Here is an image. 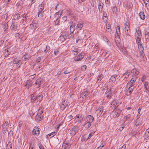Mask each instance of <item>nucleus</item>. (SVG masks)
<instances>
[{
  "mask_svg": "<svg viewBox=\"0 0 149 149\" xmlns=\"http://www.w3.org/2000/svg\"><path fill=\"white\" fill-rule=\"evenodd\" d=\"M8 121L6 120L4 121L2 127V132L3 134H5L6 131H8Z\"/></svg>",
  "mask_w": 149,
  "mask_h": 149,
  "instance_id": "obj_1",
  "label": "nucleus"
},
{
  "mask_svg": "<svg viewBox=\"0 0 149 149\" xmlns=\"http://www.w3.org/2000/svg\"><path fill=\"white\" fill-rule=\"evenodd\" d=\"M121 111L119 109H114L111 113L113 116L115 118L118 117L121 113Z\"/></svg>",
  "mask_w": 149,
  "mask_h": 149,
  "instance_id": "obj_2",
  "label": "nucleus"
},
{
  "mask_svg": "<svg viewBox=\"0 0 149 149\" xmlns=\"http://www.w3.org/2000/svg\"><path fill=\"white\" fill-rule=\"evenodd\" d=\"M137 78V77L136 76H132V78L127 83V86L128 85L132 87V86H134V85Z\"/></svg>",
  "mask_w": 149,
  "mask_h": 149,
  "instance_id": "obj_3",
  "label": "nucleus"
},
{
  "mask_svg": "<svg viewBox=\"0 0 149 149\" xmlns=\"http://www.w3.org/2000/svg\"><path fill=\"white\" fill-rule=\"evenodd\" d=\"M13 63L15 64H18V68L21 67V66L22 63L21 61L17 58H14Z\"/></svg>",
  "mask_w": 149,
  "mask_h": 149,
  "instance_id": "obj_4",
  "label": "nucleus"
},
{
  "mask_svg": "<svg viewBox=\"0 0 149 149\" xmlns=\"http://www.w3.org/2000/svg\"><path fill=\"white\" fill-rule=\"evenodd\" d=\"M145 40L147 42L149 41V29L146 28L144 30Z\"/></svg>",
  "mask_w": 149,
  "mask_h": 149,
  "instance_id": "obj_5",
  "label": "nucleus"
},
{
  "mask_svg": "<svg viewBox=\"0 0 149 149\" xmlns=\"http://www.w3.org/2000/svg\"><path fill=\"white\" fill-rule=\"evenodd\" d=\"M68 105V102L64 100L60 106V109L62 110H63Z\"/></svg>",
  "mask_w": 149,
  "mask_h": 149,
  "instance_id": "obj_6",
  "label": "nucleus"
},
{
  "mask_svg": "<svg viewBox=\"0 0 149 149\" xmlns=\"http://www.w3.org/2000/svg\"><path fill=\"white\" fill-rule=\"evenodd\" d=\"M31 56L30 54H25L22 58V59L24 61H26L31 58Z\"/></svg>",
  "mask_w": 149,
  "mask_h": 149,
  "instance_id": "obj_7",
  "label": "nucleus"
},
{
  "mask_svg": "<svg viewBox=\"0 0 149 149\" xmlns=\"http://www.w3.org/2000/svg\"><path fill=\"white\" fill-rule=\"evenodd\" d=\"M38 27V24L37 23L32 22V24L30 25V28L31 29L35 30Z\"/></svg>",
  "mask_w": 149,
  "mask_h": 149,
  "instance_id": "obj_8",
  "label": "nucleus"
},
{
  "mask_svg": "<svg viewBox=\"0 0 149 149\" xmlns=\"http://www.w3.org/2000/svg\"><path fill=\"white\" fill-rule=\"evenodd\" d=\"M32 133L33 135L35 134L37 136H38L40 133V130L38 128L35 127L32 131Z\"/></svg>",
  "mask_w": 149,
  "mask_h": 149,
  "instance_id": "obj_9",
  "label": "nucleus"
},
{
  "mask_svg": "<svg viewBox=\"0 0 149 149\" xmlns=\"http://www.w3.org/2000/svg\"><path fill=\"white\" fill-rule=\"evenodd\" d=\"M32 81L30 79L27 80L26 81V84L25 86H26V87L28 89H29L32 86L33 84Z\"/></svg>",
  "mask_w": 149,
  "mask_h": 149,
  "instance_id": "obj_10",
  "label": "nucleus"
},
{
  "mask_svg": "<svg viewBox=\"0 0 149 149\" xmlns=\"http://www.w3.org/2000/svg\"><path fill=\"white\" fill-rule=\"evenodd\" d=\"M18 27L17 24L15 22L13 23L10 26L11 29L13 30L17 29Z\"/></svg>",
  "mask_w": 149,
  "mask_h": 149,
  "instance_id": "obj_11",
  "label": "nucleus"
},
{
  "mask_svg": "<svg viewBox=\"0 0 149 149\" xmlns=\"http://www.w3.org/2000/svg\"><path fill=\"white\" fill-rule=\"evenodd\" d=\"M11 49H5L4 50V56L6 57L11 54Z\"/></svg>",
  "mask_w": 149,
  "mask_h": 149,
  "instance_id": "obj_12",
  "label": "nucleus"
},
{
  "mask_svg": "<svg viewBox=\"0 0 149 149\" xmlns=\"http://www.w3.org/2000/svg\"><path fill=\"white\" fill-rule=\"evenodd\" d=\"M44 49H42V52H43L45 53H47V52H49L50 49V47L49 46L44 45L43 46Z\"/></svg>",
  "mask_w": 149,
  "mask_h": 149,
  "instance_id": "obj_13",
  "label": "nucleus"
},
{
  "mask_svg": "<svg viewBox=\"0 0 149 149\" xmlns=\"http://www.w3.org/2000/svg\"><path fill=\"white\" fill-rule=\"evenodd\" d=\"M89 95L87 91H84L80 95V97H82L83 99H85Z\"/></svg>",
  "mask_w": 149,
  "mask_h": 149,
  "instance_id": "obj_14",
  "label": "nucleus"
},
{
  "mask_svg": "<svg viewBox=\"0 0 149 149\" xmlns=\"http://www.w3.org/2000/svg\"><path fill=\"white\" fill-rule=\"evenodd\" d=\"M94 119V117L91 115H88L86 118L87 121L91 123L93 121Z\"/></svg>",
  "mask_w": 149,
  "mask_h": 149,
  "instance_id": "obj_15",
  "label": "nucleus"
},
{
  "mask_svg": "<svg viewBox=\"0 0 149 149\" xmlns=\"http://www.w3.org/2000/svg\"><path fill=\"white\" fill-rule=\"evenodd\" d=\"M131 72L132 74V76H135L136 77L138 74L139 73V71L136 69H132L131 71Z\"/></svg>",
  "mask_w": 149,
  "mask_h": 149,
  "instance_id": "obj_16",
  "label": "nucleus"
},
{
  "mask_svg": "<svg viewBox=\"0 0 149 149\" xmlns=\"http://www.w3.org/2000/svg\"><path fill=\"white\" fill-rule=\"evenodd\" d=\"M83 57L84 55H81V54H79L77 58H74V60L76 61H81L83 58Z\"/></svg>",
  "mask_w": 149,
  "mask_h": 149,
  "instance_id": "obj_17",
  "label": "nucleus"
},
{
  "mask_svg": "<svg viewBox=\"0 0 149 149\" xmlns=\"http://www.w3.org/2000/svg\"><path fill=\"white\" fill-rule=\"evenodd\" d=\"M83 24L81 23H78L75 27V28L77 30H80L82 28L83 26Z\"/></svg>",
  "mask_w": 149,
  "mask_h": 149,
  "instance_id": "obj_18",
  "label": "nucleus"
},
{
  "mask_svg": "<svg viewBox=\"0 0 149 149\" xmlns=\"http://www.w3.org/2000/svg\"><path fill=\"white\" fill-rule=\"evenodd\" d=\"M44 11L42 10H39L38 12V16L42 17L43 16Z\"/></svg>",
  "mask_w": 149,
  "mask_h": 149,
  "instance_id": "obj_19",
  "label": "nucleus"
},
{
  "mask_svg": "<svg viewBox=\"0 0 149 149\" xmlns=\"http://www.w3.org/2000/svg\"><path fill=\"white\" fill-rule=\"evenodd\" d=\"M8 23H5L4 24L2 25V28L3 29L4 31H6L8 27Z\"/></svg>",
  "mask_w": 149,
  "mask_h": 149,
  "instance_id": "obj_20",
  "label": "nucleus"
},
{
  "mask_svg": "<svg viewBox=\"0 0 149 149\" xmlns=\"http://www.w3.org/2000/svg\"><path fill=\"white\" fill-rule=\"evenodd\" d=\"M112 105L113 107H114V109H117V108L118 107V103L115 101H113L111 104Z\"/></svg>",
  "mask_w": 149,
  "mask_h": 149,
  "instance_id": "obj_21",
  "label": "nucleus"
},
{
  "mask_svg": "<svg viewBox=\"0 0 149 149\" xmlns=\"http://www.w3.org/2000/svg\"><path fill=\"white\" fill-rule=\"evenodd\" d=\"M103 5V3H101V2H99L98 9L99 12L100 13H101L102 12V10Z\"/></svg>",
  "mask_w": 149,
  "mask_h": 149,
  "instance_id": "obj_22",
  "label": "nucleus"
},
{
  "mask_svg": "<svg viewBox=\"0 0 149 149\" xmlns=\"http://www.w3.org/2000/svg\"><path fill=\"white\" fill-rule=\"evenodd\" d=\"M139 16L140 18L144 20L145 18V15L144 13L143 12H141L139 13Z\"/></svg>",
  "mask_w": 149,
  "mask_h": 149,
  "instance_id": "obj_23",
  "label": "nucleus"
},
{
  "mask_svg": "<svg viewBox=\"0 0 149 149\" xmlns=\"http://www.w3.org/2000/svg\"><path fill=\"white\" fill-rule=\"evenodd\" d=\"M42 81V79L40 78L36 80V83L38 84V88H39L41 84H42L41 82Z\"/></svg>",
  "mask_w": 149,
  "mask_h": 149,
  "instance_id": "obj_24",
  "label": "nucleus"
},
{
  "mask_svg": "<svg viewBox=\"0 0 149 149\" xmlns=\"http://www.w3.org/2000/svg\"><path fill=\"white\" fill-rule=\"evenodd\" d=\"M125 32L126 35L127 36H130V28H128V29L125 28Z\"/></svg>",
  "mask_w": 149,
  "mask_h": 149,
  "instance_id": "obj_25",
  "label": "nucleus"
},
{
  "mask_svg": "<svg viewBox=\"0 0 149 149\" xmlns=\"http://www.w3.org/2000/svg\"><path fill=\"white\" fill-rule=\"evenodd\" d=\"M42 115H40L38 114H37L36 116V118L35 120L37 121H40L42 119Z\"/></svg>",
  "mask_w": 149,
  "mask_h": 149,
  "instance_id": "obj_26",
  "label": "nucleus"
},
{
  "mask_svg": "<svg viewBox=\"0 0 149 149\" xmlns=\"http://www.w3.org/2000/svg\"><path fill=\"white\" fill-rule=\"evenodd\" d=\"M112 95V93L111 92V90L110 89H109V91L107 92L106 93V96L107 98H109L111 97Z\"/></svg>",
  "mask_w": 149,
  "mask_h": 149,
  "instance_id": "obj_27",
  "label": "nucleus"
},
{
  "mask_svg": "<svg viewBox=\"0 0 149 149\" xmlns=\"http://www.w3.org/2000/svg\"><path fill=\"white\" fill-rule=\"evenodd\" d=\"M104 109V107H103L101 105L100 106L98 109L97 110V111L98 112V111H99V113H100V114H101L102 113V112L103 111Z\"/></svg>",
  "mask_w": 149,
  "mask_h": 149,
  "instance_id": "obj_28",
  "label": "nucleus"
},
{
  "mask_svg": "<svg viewBox=\"0 0 149 149\" xmlns=\"http://www.w3.org/2000/svg\"><path fill=\"white\" fill-rule=\"evenodd\" d=\"M43 109L44 108L42 107H40L38 110L37 114L40 115H41V114L43 112Z\"/></svg>",
  "mask_w": 149,
  "mask_h": 149,
  "instance_id": "obj_29",
  "label": "nucleus"
},
{
  "mask_svg": "<svg viewBox=\"0 0 149 149\" xmlns=\"http://www.w3.org/2000/svg\"><path fill=\"white\" fill-rule=\"evenodd\" d=\"M141 36H136V42L138 44H139L141 43Z\"/></svg>",
  "mask_w": 149,
  "mask_h": 149,
  "instance_id": "obj_30",
  "label": "nucleus"
},
{
  "mask_svg": "<svg viewBox=\"0 0 149 149\" xmlns=\"http://www.w3.org/2000/svg\"><path fill=\"white\" fill-rule=\"evenodd\" d=\"M31 100L32 102H34L37 100V96L35 95L34 94H32L31 95Z\"/></svg>",
  "mask_w": 149,
  "mask_h": 149,
  "instance_id": "obj_31",
  "label": "nucleus"
},
{
  "mask_svg": "<svg viewBox=\"0 0 149 149\" xmlns=\"http://www.w3.org/2000/svg\"><path fill=\"white\" fill-rule=\"evenodd\" d=\"M116 34L115 35H118L120 34V27L118 26H117L116 27Z\"/></svg>",
  "mask_w": 149,
  "mask_h": 149,
  "instance_id": "obj_32",
  "label": "nucleus"
},
{
  "mask_svg": "<svg viewBox=\"0 0 149 149\" xmlns=\"http://www.w3.org/2000/svg\"><path fill=\"white\" fill-rule=\"evenodd\" d=\"M75 27V25L74 24H72L70 27V33H73V32L74 30V28Z\"/></svg>",
  "mask_w": 149,
  "mask_h": 149,
  "instance_id": "obj_33",
  "label": "nucleus"
},
{
  "mask_svg": "<svg viewBox=\"0 0 149 149\" xmlns=\"http://www.w3.org/2000/svg\"><path fill=\"white\" fill-rule=\"evenodd\" d=\"M117 76L116 74H114L111 76L110 79L113 82H114L116 81Z\"/></svg>",
  "mask_w": 149,
  "mask_h": 149,
  "instance_id": "obj_34",
  "label": "nucleus"
},
{
  "mask_svg": "<svg viewBox=\"0 0 149 149\" xmlns=\"http://www.w3.org/2000/svg\"><path fill=\"white\" fill-rule=\"evenodd\" d=\"M137 35L136 36H141V34L140 31V28L139 27L137 28L136 31Z\"/></svg>",
  "mask_w": 149,
  "mask_h": 149,
  "instance_id": "obj_35",
  "label": "nucleus"
},
{
  "mask_svg": "<svg viewBox=\"0 0 149 149\" xmlns=\"http://www.w3.org/2000/svg\"><path fill=\"white\" fill-rule=\"evenodd\" d=\"M44 4L43 2H42V3L40 4L38 6V8L39 9V10H42L44 9Z\"/></svg>",
  "mask_w": 149,
  "mask_h": 149,
  "instance_id": "obj_36",
  "label": "nucleus"
},
{
  "mask_svg": "<svg viewBox=\"0 0 149 149\" xmlns=\"http://www.w3.org/2000/svg\"><path fill=\"white\" fill-rule=\"evenodd\" d=\"M65 37L61 34L59 37L58 39L62 42H64L65 40Z\"/></svg>",
  "mask_w": 149,
  "mask_h": 149,
  "instance_id": "obj_37",
  "label": "nucleus"
},
{
  "mask_svg": "<svg viewBox=\"0 0 149 149\" xmlns=\"http://www.w3.org/2000/svg\"><path fill=\"white\" fill-rule=\"evenodd\" d=\"M20 17V14H19V13H18V14H17L16 15H15L14 16V19L15 20H18L19 19V17Z\"/></svg>",
  "mask_w": 149,
  "mask_h": 149,
  "instance_id": "obj_38",
  "label": "nucleus"
},
{
  "mask_svg": "<svg viewBox=\"0 0 149 149\" xmlns=\"http://www.w3.org/2000/svg\"><path fill=\"white\" fill-rule=\"evenodd\" d=\"M130 87H132V86H129V87L128 88V89L126 91V94L127 96L130 95L132 92V91H131V90H130Z\"/></svg>",
  "mask_w": 149,
  "mask_h": 149,
  "instance_id": "obj_39",
  "label": "nucleus"
},
{
  "mask_svg": "<svg viewBox=\"0 0 149 149\" xmlns=\"http://www.w3.org/2000/svg\"><path fill=\"white\" fill-rule=\"evenodd\" d=\"M76 129L75 128H72L70 131L71 132V134H72L73 135H74L76 133Z\"/></svg>",
  "mask_w": 149,
  "mask_h": 149,
  "instance_id": "obj_40",
  "label": "nucleus"
},
{
  "mask_svg": "<svg viewBox=\"0 0 149 149\" xmlns=\"http://www.w3.org/2000/svg\"><path fill=\"white\" fill-rule=\"evenodd\" d=\"M138 119L136 120L135 121V125L136 126L135 127H136L137 126L139 125H141V123L140 121H139L138 120Z\"/></svg>",
  "mask_w": 149,
  "mask_h": 149,
  "instance_id": "obj_41",
  "label": "nucleus"
},
{
  "mask_svg": "<svg viewBox=\"0 0 149 149\" xmlns=\"http://www.w3.org/2000/svg\"><path fill=\"white\" fill-rule=\"evenodd\" d=\"M43 98V96L42 95H40L38 96V97L37 96V100L38 102L39 101V102H40L42 100Z\"/></svg>",
  "mask_w": 149,
  "mask_h": 149,
  "instance_id": "obj_42",
  "label": "nucleus"
},
{
  "mask_svg": "<svg viewBox=\"0 0 149 149\" xmlns=\"http://www.w3.org/2000/svg\"><path fill=\"white\" fill-rule=\"evenodd\" d=\"M115 42L116 41H120L121 40L120 39L119 35H115Z\"/></svg>",
  "mask_w": 149,
  "mask_h": 149,
  "instance_id": "obj_43",
  "label": "nucleus"
},
{
  "mask_svg": "<svg viewBox=\"0 0 149 149\" xmlns=\"http://www.w3.org/2000/svg\"><path fill=\"white\" fill-rule=\"evenodd\" d=\"M21 17H23L25 19H22V20H23L24 21H26V19H27V18L28 17V16L26 14H24L22 15H21Z\"/></svg>",
  "mask_w": 149,
  "mask_h": 149,
  "instance_id": "obj_44",
  "label": "nucleus"
},
{
  "mask_svg": "<svg viewBox=\"0 0 149 149\" xmlns=\"http://www.w3.org/2000/svg\"><path fill=\"white\" fill-rule=\"evenodd\" d=\"M138 47L140 51L143 50V47L141 43L138 44Z\"/></svg>",
  "mask_w": 149,
  "mask_h": 149,
  "instance_id": "obj_45",
  "label": "nucleus"
},
{
  "mask_svg": "<svg viewBox=\"0 0 149 149\" xmlns=\"http://www.w3.org/2000/svg\"><path fill=\"white\" fill-rule=\"evenodd\" d=\"M103 78V75L101 74L100 75H99L97 78V82H98V81H99V82H100L101 79Z\"/></svg>",
  "mask_w": 149,
  "mask_h": 149,
  "instance_id": "obj_46",
  "label": "nucleus"
},
{
  "mask_svg": "<svg viewBox=\"0 0 149 149\" xmlns=\"http://www.w3.org/2000/svg\"><path fill=\"white\" fill-rule=\"evenodd\" d=\"M130 75V73L128 72L127 71L125 72L123 75V77L124 78H127Z\"/></svg>",
  "mask_w": 149,
  "mask_h": 149,
  "instance_id": "obj_47",
  "label": "nucleus"
},
{
  "mask_svg": "<svg viewBox=\"0 0 149 149\" xmlns=\"http://www.w3.org/2000/svg\"><path fill=\"white\" fill-rule=\"evenodd\" d=\"M84 125H86V128L87 129H88L91 125V123L87 122V123L85 124Z\"/></svg>",
  "mask_w": 149,
  "mask_h": 149,
  "instance_id": "obj_48",
  "label": "nucleus"
},
{
  "mask_svg": "<svg viewBox=\"0 0 149 149\" xmlns=\"http://www.w3.org/2000/svg\"><path fill=\"white\" fill-rule=\"evenodd\" d=\"M106 31L108 32H110L111 31V26L109 25L106 26Z\"/></svg>",
  "mask_w": 149,
  "mask_h": 149,
  "instance_id": "obj_49",
  "label": "nucleus"
},
{
  "mask_svg": "<svg viewBox=\"0 0 149 149\" xmlns=\"http://www.w3.org/2000/svg\"><path fill=\"white\" fill-rule=\"evenodd\" d=\"M56 134V132H52L51 133L47 135H48L49 136H51V137H53L54 136H55Z\"/></svg>",
  "mask_w": 149,
  "mask_h": 149,
  "instance_id": "obj_50",
  "label": "nucleus"
},
{
  "mask_svg": "<svg viewBox=\"0 0 149 149\" xmlns=\"http://www.w3.org/2000/svg\"><path fill=\"white\" fill-rule=\"evenodd\" d=\"M74 35L73 33H70L69 34L68 33V36L67 38L68 39H70L74 37Z\"/></svg>",
  "mask_w": 149,
  "mask_h": 149,
  "instance_id": "obj_51",
  "label": "nucleus"
},
{
  "mask_svg": "<svg viewBox=\"0 0 149 149\" xmlns=\"http://www.w3.org/2000/svg\"><path fill=\"white\" fill-rule=\"evenodd\" d=\"M112 11L113 14L116 13L117 12V8L116 6H114L113 7Z\"/></svg>",
  "mask_w": 149,
  "mask_h": 149,
  "instance_id": "obj_52",
  "label": "nucleus"
},
{
  "mask_svg": "<svg viewBox=\"0 0 149 149\" xmlns=\"http://www.w3.org/2000/svg\"><path fill=\"white\" fill-rule=\"evenodd\" d=\"M59 48L56 49L54 51V54L56 56L59 53Z\"/></svg>",
  "mask_w": 149,
  "mask_h": 149,
  "instance_id": "obj_53",
  "label": "nucleus"
},
{
  "mask_svg": "<svg viewBox=\"0 0 149 149\" xmlns=\"http://www.w3.org/2000/svg\"><path fill=\"white\" fill-rule=\"evenodd\" d=\"M61 34L63 36L65 37L66 38L67 37L68 35V33L66 31H64L62 32Z\"/></svg>",
  "mask_w": 149,
  "mask_h": 149,
  "instance_id": "obj_54",
  "label": "nucleus"
},
{
  "mask_svg": "<svg viewBox=\"0 0 149 149\" xmlns=\"http://www.w3.org/2000/svg\"><path fill=\"white\" fill-rule=\"evenodd\" d=\"M125 28H126L127 29H128V28H130V24L127 22H126L125 23Z\"/></svg>",
  "mask_w": 149,
  "mask_h": 149,
  "instance_id": "obj_55",
  "label": "nucleus"
},
{
  "mask_svg": "<svg viewBox=\"0 0 149 149\" xmlns=\"http://www.w3.org/2000/svg\"><path fill=\"white\" fill-rule=\"evenodd\" d=\"M8 17V14L6 13L3 15L2 16V18L4 19H6Z\"/></svg>",
  "mask_w": 149,
  "mask_h": 149,
  "instance_id": "obj_56",
  "label": "nucleus"
},
{
  "mask_svg": "<svg viewBox=\"0 0 149 149\" xmlns=\"http://www.w3.org/2000/svg\"><path fill=\"white\" fill-rule=\"evenodd\" d=\"M131 116V114H128L126 116L124 117V118L126 120H128V119H130Z\"/></svg>",
  "mask_w": 149,
  "mask_h": 149,
  "instance_id": "obj_57",
  "label": "nucleus"
},
{
  "mask_svg": "<svg viewBox=\"0 0 149 149\" xmlns=\"http://www.w3.org/2000/svg\"><path fill=\"white\" fill-rule=\"evenodd\" d=\"M120 41H116L115 42L117 46L119 48H120L121 47V45L120 43Z\"/></svg>",
  "mask_w": 149,
  "mask_h": 149,
  "instance_id": "obj_58",
  "label": "nucleus"
},
{
  "mask_svg": "<svg viewBox=\"0 0 149 149\" xmlns=\"http://www.w3.org/2000/svg\"><path fill=\"white\" fill-rule=\"evenodd\" d=\"M78 49L77 48H74L72 50V52H75V53H74V54L77 55L78 53Z\"/></svg>",
  "mask_w": 149,
  "mask_h": 149,
  "instance_id": "obj_59",
  "label": "nucleus"
},
{
  "mask_svg": "<svg viewBox=\"0 0 149 149\" xmlns=\"http://www.w3.org/2000/svg\"><path fill=\"white\" fill-rule=\"evenodd\" d=\"M87 66L86 65H84L82 66L81 67V69L82 71H85L86 68Z\"/></svg>",
  "mask_w": 149,
  "mask_h": 149,
  "instance_id": "obj_60",
  "label": "nucleus"
},
{
  "mask_svg": "<svg viewBox=\"0 0 149 149\" xmlns=\"http://www.w3.org/2000/svg\"><path fill=\"white\" fill-rule=\"evenodd\" d=\"M104 17H105V18H107V19H108L107 16V15L105 11H103V17H102L103 19H104Z\"/></svg>",
  "mask_w": 149,
  "mask_h": 149,
  "instance_id": "obj_61",
  "label": "nucleus"
},
{
  "mask_svg": "<svg viewBox=\"0 0 149 149\" xmlns=\"http://www.w3.org/2000/svg\"><path fill=\"white\" fill-rule=\"evenodd\" d=\"M66 145H67V146H66L64 148L66 149H69L70 147V144L69 143H66Z\"/></svg>",
  "mask_w": 149,
  "mask_h": 149,
  "instance_id": "obj_62",
  "label": "nucleus"
},
{
  "mask_svg": "<svg viewBox=\"0 0 149 149\" xmlns=\"http://www.w3.org/2000/svg\"><path fill=\"white\" fill-rule=\"evenodd\" d=\"M145 4L146 7L147 8V9L149 10V2L147 3V2H145Z\"/></svg>",
  "mask_w": 149,
  "mask_h": 149,
  "instance_id": "obj_63",
  "label": "nucleus"
},
{
  "mask_svg": "<svg viewBox=\"0 0 149 149\" xmlns=\"http://www.w3.org/2000/svg\"><path fill=\"white\" fill-rule=\"evenodd\" d=\"M72 118L73 116L71 115L67 117L68 120L69 121H70L72 120Z\"/></svg>",
  "mask_w": 149,
  "mask_h": 149,
  "instance_id": "obj_64",
  "label": "nucleus"
}]
</instances>
